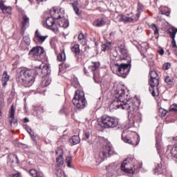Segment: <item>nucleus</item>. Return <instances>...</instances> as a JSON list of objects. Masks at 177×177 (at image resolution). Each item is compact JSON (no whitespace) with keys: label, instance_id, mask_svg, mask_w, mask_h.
<instances>
[{"label":"nucleus","instance_id":"1","mask_svg":"<svg viewBox=\"0 0 177 177\" xmlns=\"http://www.w3.org/2000/svg\"><path fill=\"white\" fill-rule=\"evenodd\" d=\"M119 52L120 53V58L117 55H114L113 53L111 54V60L114 62V65L112 67L113 73L117 74L119 77L122 78H127L128 74H129V67L131 64H124L118 63L121 60H127L129 59V55L128 53V50L124 44H120L118 46Z\"/></svg>","mask_w":177,"mask_h":177},{"label":"nucleus","instance_id":"2","mask_svg":"<svg viewBox=\"0 0 177 177\" xmlns=\"http://www.w3.org/2000/svg\"><path fill=\"white\" fill-rule=\"evenodd\" d=\"M112 109H122L127 110L129 114L133 115L138 111V106L133 102L129 100L128 94H125V90L119 91V95L115 97L113 102L110 104Z\"/></svg>","mask_w":177,"mask_h":177},{"label":"nucleus","instance_id":"3","mask_svg":"<svg viewBox=\"0 0 177 177\" xmlns=\"http://www.w3.org/2000/svg\"><path fill=\"white\" fill-rule=\"evenodd\" d=\"M54 13L55 14V18L48 17L46 20V27L51 31H54L57 34L60 28H67L68 27V20L64 18L63 15H60V12L54 10Z\"/></svg>","mask_w":177,"mask_h":177},{"label":"nucleus","instance_id":"4","mask_svg":"<svg viewBox=\"0 0 177 177\" xmlns=\"http://www.w3.org/2000/svg\"><path fill=\"white\" fill-rule=\"evenodd\" d=\"M35 82V77L32 75V70L23 69L17 77V82L25 88H30Z\"/></svg>","mask_w":177,"mask_h":177},{"label":"nucleus","instance_id":"5","mask_svg":"<svg viewBox=\"0 0 177 177\" xmlns=\"http://www.w3.org/2000/svg\"><path fill=\"white\" fill-rule=\"evenodd\" d=\"M139 168H140L139 162L132 157L127 158L121 165L122 171L127 174H135Z\"/></svg>","mask_w":177,"mask_h":177},{"label":"nucleus","instance_id":"6","mask_svg":"<svg viewBox=\"0 0 177 177\" xmlns=\"http://www.w3.org/2000/svg\"><path fill=\"white\" fill-rule=\"evenodd\" d=\"M73 104L79 110L85 109L88 104V102L85 98V93L84 91L77 90L75 93L74 97L72 100Z\"/></svg>","mask_w":177,"mask_h":177},{"label":"nucleus","instance_id":"7","mask_svg":"<svg viewBox=\"0 0 177 177\" xmlns=\"http://www.w3.org/2000/svg\"><path fill=\"white\" fill-rule=\"evenodd\" d=\"M100 122V126L107 129L109 128H115L118 125L120 120L117 118L104 115L101 118Z\"/></svg>","mask_w":177,"mask_h":177},{"label":"nucleus","instance_id":"8","mask_svg":"<svg viewBox=\"0 0 177 177\" xmlns=\"http://www.w3.org/2000/svg\"><path fill=\"white\" fill-rule=\"evenodd\" d=\"M113 147L110 145V144H107L105 145V147L102 148L98 153L100 158L102 161H104V159L107 158V157H110L111 154H113Z\"/></svg>","mask_w":177,"mask_h":177},{"label":"nucleus","instance_id":"9","mask_svg":"<svg viewBox=\"0 0 177 177\" xmlns=\"http://www.w3.org/2000/svg\"><path fill=\"white\" fill-rule=\"evenodd\" d=\"M35 73L40 77H45V75L50 74V68L48 64L43 63L35 68Z\"/></svg>","mask_w":177,"mask_h":177},{"label":"nucleus","instance_id":"10","mask_svg":"<svg viewBox=\"0 0 177 177\" xmlns=\"http://www.w3.org/2000/svg\"><path fill=\"white\" fill-rule=\"evenodd\" d=\"M100 67V63L92 62L88 65L87 63L84 64V70L86 75L89 76V73L96 71V69Z\"/></svg>","mask_w":177,"mask_h":177},{"label":"nucleus","instance_id":"11","mask_svg":"<svg viewBox=\"0 0 177 177\" xmlns=\"http://www.w3.org/2000/svg\"><path fill=\"white\" fill-rule=\"evenodd\" d=\"M149 84L150 85L149 91L151 92L152 96H156V89H158L157 86L160 85V80L158 78L150 79Z\"/></svg>","mask_w":177,"mask_h":177},{"label":"nucleus","instance_id":"12","mask_svg":"<svg viewBox=\"0 0 177 177\" xmlns=\"http://www.w3.org/2000/svg\"><path fill=\"white\" fill-rule=\"evenodd\" d=\"M44 52H45V50L41 46H37L36 47H33L30 51H29V55L32 57H38L41 56V55H44Z\"/></svg>","mask_w":177,"mask_h":177},{"label":"nucleus","instance_id":"13","mask_svg":"<svg viewBox=\"0 0 177 177\" xmlns=\"http://www.w3.org/2000/svg\"><path fill=\"white\" fill-rule=\"evenodd\" d=\"M46 38H48V35H46V36L42 35L39 32V30H37L35 33L33 41L37 45H42V44L45 42V39H46Z\"/></svg>","mask_w":177,"mask_h":177},{"label":"nucleus","instance_id":"14","mask_svg":"<svg viewBox=\"0 0 177 177\" xmlns=\"http://www.w3.org/2000/svg\"><path fill=\"white\" fill-rule=\"evenodd\" d=\"M57 157V167H62L64 164V158H63V149L57 148L55 151Z\"/></svg>","mask_w":177,"mask_h":177},{"label":"nucleus","instance_id":"15","mask_svg":"<svg viewBox=\"0 0 177 177\" xmlns=\"http://www.w3.org/2000/svg\"><path fill=\"white\" fill-rule=\"evenodd\" d=\"M21 26L22 34H24V32L26 30H27V28L30 27V18L27 15H23L22 20L21 21Z\"/></svg>","mask_w":177,"mask_h":177},{"label":"nucleus","instance_id":"16","mask_svg":"<svg viewBox=\"0 0 177 177\" xmlns=\"http://www.w3.org/2000/svg\"><path fill=\"white\" fill-rule=\"evenodd\" d=\"M122 139L125 143H129V145H131L132 146L139 145V141L132 140V139L129 138V136L125 134V132L122 133Z\"/></svg>","mask_w":177,"mask_h":177},{"label":"nucleus","instance_id":"17","mask_svg":"<svg viewBox=\"0 0 177 177\" xmlns=\"http://www.w3.org/2000/svg\"><path fill=\"white\" fill-rule=\"evenodd\" d=\"M167 153H170L171 158L177 160V144L174 145H168Z\"/></svg>","mask_w":177,"mask_h":177},{"label":"nucleus","instance_id":"18","mask_svg":"<svg viewBox=\"0 0 177 177\" xmlns=\"http://www.w3.org/2000/svg\"><path fill=\"white\" fill-rule=\"evenodd\" d=\"M165 163L164 162H160L155 166V169H153L154 174H156L157 175L162 174V171H165Z\"/></svg>","mask_w":177,"mask_h":177},{"label":"nucleus","instance_id":"19","mask_svg":"<svg viewBox=\"0 0 177 177\" xmlns=\"http://www.w3.org/2000/svg\"><path fill=\"white\" fill-rule=\"evenodd\" d=\"M177 28H172L168 30V34L172 39V46L173 48H176V41H175V37L176 35Z\"/></svg>","mask_w":177,"mask_h":177},{"label":"nucleus","instance_id":"20","mask_svg":"<svg viewBox=\"0 0 177 177\" xmlns=\"http://www.w3.org/2000/svg\"><path fill=\"white\" fill-rule=\"evenodd\" d=\"M0 8L3 13H8L9 15L12 13V7L5 6L3 0H0Z\"/></svg>","mask_w":177,"mask_h":177},{"label":"nucleus","instance_id":"21","mask_svg":"<svg viewBox=\"0 0 177 177\" xmlns=\"http://www.w3.org/2000/svg\"><path fill=\"white\" fill-rule=\"evenodd\" d=\"M9 75H8V72L5 71L2 75L1 84L2 86L5 88L6 85H8V81H9Z\"/></svg>","mask_w":177,"mask_h":177},{"label":"nucleus","instance_id":"22","mask_svg":"<svg viewBox=\"0 0 177 177\" xmlns=\"http://www.w3.org/2000/svg\"><path fill=\"white\" fill-rule=\"evenodd\" d=\"M70 1L72 4L73 10H75L77 16H80V8H78V0H70Z\"/></svg>","mask_w":177,"mask_h":177},{"label":"nucleus","instance_id":"23","mask_svg":"<svg viewBox=\"0 0 177 177\" xmlns=\"http://www.w3.org/2000/svg\"><path fill=\"white\" fill-rule=\"evenodd\" d=\"M174 77L171 75H167L166 76H165V82L167 84V85H174Z\"/></svg>","mask_w":177,"mask_h":177},{"label":"nucleus","instance_id":"24","mask_svg":"<svg viewBox=\"0 0 177 177\" xmlns=\"http://www.w3.org/2000/svg\"><path fill=\"white\" fill-rule=\"evenodd\" d=\"M70 143L74 146L75 145H78L80 142H81V139H80V136H72V138L69 140Z\"/></svg>","mask_w":177,"mask_h":177},{"label":"nucleus","instance_id":"25","mask_svg":"<svg viewBox=\"0 0 177 177\" xmlns=\"http://www.w3.org/2000/svg\"><path fill=\"white\" fill-rule=\"evenodd\" d=\"M95 27H103L106 24L104 19H98L94 21Z\"/></svg>","mask_w":177,"mask_h":177},{"label":"nucleus","instance_id":"26","mask_svg":"<svg viewBox=\"0 0 177 177\" xmlns=\"http://www.w3.org/2000/svg\"><path fill=\"white\" fill-rule=\"evenodd\" d=\"M51 82H52V80H50V78L46 77L41 81V88H45V86H48V85L50 84Z\"/></svg>","mask_w":177,"mask_h":177},{"label":"nucleus","instance_id":"27","mask_svg":"<svg viewBox=\"0 0 177 177\" xmlns=\"http://www.w3.org/2000/svg\"><path fill=\"white\" fill-rule=\"evenodd\" d=\"M71 50L73 53L75 55V56H78L81 52V50H80V46L78 44H75L73 46H72Z\"/></svg>","mask_w":177,"mask_h":177},{"label":"nucleus","instance_id":"28","mask_svg":"<svg viewBox=\"0 0 177 177\" xmlns=\"http://www.w3.org/2000/svg\"><path fill=\"white\" fill-rule=\"evenodd\" d=\"M57 60H59V62H65L66 53H64V50L61 51V53L57 55Z\"/></svg>","mask_w":177,"mask_h":177},{"label":"nucleus","instance_id":"29","mask_svg":"<svg viewBox=\"0 0 177 177\" xmlns=\"http://www.w3.org/2000/svg\"><path fill=\"white\" fill-rule=\"evenodd\" d=\"M111 48V42H106L102 45V50L103 52H106V50H109Z\"/></svg>","mask_w":177,"mask_h":177},{"label":"nucleus","instance_id":"30","mask_svg":"<svg viewBox=\"0 0 177 177\" xmlns=\"http://www.w3.org/2000/svg\"><path fill=\"white\" fill-rule=\"evenodd\" d=\"M15 159L17 160V161L19 160V158L17 157V156L12 153L8 155V161H9V162H15Z\"/></svg>","mask_w":177,"mask_h":177},{"label":"nucleus","instance_id":"31","mask_svg":"<svg viewBox=\"0 0 177 177\" xmlns=\"http://www.w3.org/2000/svg\"><path fill=\"white\" fill-rule=\"evenodd\" d=\"M29 174L30 175V176L32 177H42V176H41V174L37 172V170L32 169L29 171Z\"/></svg>","mask_w":177,"mask_h":177},{"label":"nucleus","instance_id":"32","mask_svg":"<svg viewBox=\"0 0 177 177\" xmlns=\"http://www.w3.org/2000/svg\"><path fill=\"white\" fill-rule=\"evenodd\" d=\"M72 161H73V156H68L66 158V162L68 168H72V166H71Z\"/></svg>","mask_w":177,"mask_h":177},{"label":"nucleus","instance_id":"33","mask_svg":"<svg viewBox=\"0 0 177 177\" xmlns=\"http://www.w3.org/2000/svg\"><path fill=\"white\" fill-rule=\"evenodd\" d=\"M71 85L73 86V88H78L80 86V82H78V79L73 78V80L71 82Z\"/></svg>","mask_w":177,"mask_h":177},{"label":"nucleus","instance_id":"34","mask_svg":"<svg viewBox=\"0 0 177 177\" xmlns=\"http://www.w3.org/2000/svg\"><path fill=\"white\" fill-rule=\"evenodd\" d=\"M167 113H168V111L162 108H160L158 111V114L160 117H165V115H167Z\"/></svg>","mask_w":177,"mask_h":177},{"label":"nucleus","instance_id":"35","mask_svg":"<svg viewBox=\"0 0 177 177\" xmlns=\"http://www.w3.org/2000/svg\"><path fill=\"white\" fill-rule=\"evenodd\" d=\"M151 79L158 78V74L156 71H151L149 72Z\"/></svg>","mask_w":177,"mask_h":177},{"label":"nucleus","instance_id":"36","mask_svg":"<svg viewBox=\"0 0 177 177\" xmlns=\"http://www.w3.org/2000/svg\"><path fill=\"white\" fill-rule=\"evenodd\" d=\"M56 176L57 177H65L64 171H63V170H62V169H58L56 171Z\"/></svg>","mask_w":177,"mask_h":177},{"label":"nucleus","instance_id":"37","mask_svg":"<svg viewBox=\"0 0 177 177\" xmlns=\"http://www.w3.org/2000/svg\"><path fill=\"white\" fill-rule=\"evenodd\" d=\"M169 111H172L173 113L177 114V104H173L172 105H171V106L169 107Z\"/></svg>","mask_w":177,"mask_h":177},{"label":"nucleus","instance_id":"38","mask_svg":"<svg viewBox=\"0 0 177 177\" xmlns=\"http://www.w3.org/2000/svg\"><path fill=\"white\" fill-rule=\"evenodd\" d=\"M15 106L12 105L11 106L10 111V118H12V120L15 118Z\"/></svg>","mask_w":177,"mask_h":177},{"label":"nucleus","instance_id":"39","mask_svg":"<svg viewBox=\"0 0 177 177\" xmlns=\"http://www.w3.org/2000/svg\"><path fill=\"white\" fill-rule=\"evenodd\" d=\"M151 28L154 31L155 35H157V34H158L159 32L158 28H157V26L155 24H152L151 25Z\"/></svg>","mask_w":177,"mask_h":177},{"label":"nucleus","instance_id":"40","mask_svg":"<svg viewBox=\"0 0 177 177\" xmlns=\"http://www.w3.org/2000/svg\"><path fill=\"white\" fill-rule=\"evenodd\" d=\"M122 19L123 20V21H133V19L129 17L122 16Z\"/></svg>","mask_w":177,"mask_h":177},{"label":"nucleus","instance_id":"41","mask_svg":"<svg viewBox=\"0 0 177 177\" xmlns=\"http://www.w3.org/2000/svg\"><path fill=\"white\" fill-rule=\"evenodd\" d=\"M163 68L165 70H169V68H171V64L169 62L164 64Z\"/></svg>","mask_w":177,"mask_h":177},{"label":"nucleus","instance_id":"42","mask_svg":"<svg viewBox=\"0 0 177 177\" xmlns=\"http://www.w3.org/2000/svg\"><path fill=\"white\" fill-rule=\"evenodd\" d=\"M149 66L150 67V69L153 70V67H154V61L153 59L149 61Z\"/></svg>","mask_w":177,"mask_h":177},{"label":"nucleus","instance_id":"43","mask_svg":"<svg viewBox=\"0 0 177 177\" xmlns=\"http://www.w3.org/2000/svg\"><path fill=\"white\" fill-rule=\"evenodd\" d=\"M82 50H83V52H87V50H89V46H88L86 44L83 46Z\"/></svg>","mask_w":177,"mask_h":177},{"label":"nucleus","instance_id":"44","mask_svg":"<svg viewBox=\"0 0 177 177\" xmlns=\"http://www.w3.org/2000/svg\"><path fill=\"white\" fill-rule=\"evenodd\" d=\"M84 39H85V36L84 35V34L80 33V34L78 35V39H79V41H81V40Z\"/></svg>","mask_w":177,"mask_h":177},{"label":"nucleus","instance_id":"45","mask_svg":"<svg viewBox=\"0 0 177 177\" xmlns=\"http://www.w3.org/2000/svg\"><path fill=\"white\" fill-rule=\"evenodd\" d=\"M80 44L84 46L86 45V39H82V40H80Z\"/></svg>","mask_w":177,"mask_h":177},{"label":"nucleus","instance_id":"46","mask_svg":"<svg viewBox=\"0 0 177 177\" xmlns=\"http://www.w3.org/2000/svg\"><path fill=\"white\" fill-rule=\"evenodd\" d=\"M84 138L87 140V139H89L90 136H91V133L89 132H86L84 133Z\"/></svg>","mask_w":177,"mask_h":177},{"label":"nucleus","instance_id":"47","mask_svg":"<svg viewBox=\"0 0 177 177\" xmlns=\"http://www.w3.org/2000/svg\"><path fill=\"white\" fill-rule=\"evenodd\" d=\"M24 41L28 45H30V38L26 37L24 38Z\"/></svg>","mask_w":177,"mask_h":177},{"label":"nucleus","instance_id":"48","mask_svg":"<svg viewBox=\"0 0 177 177\" xmlns=\"http://www.w3.org/2000/svg\"><path fill=\"white\" fill-rule=\"evenodd\" d=\"M158 53L159 55H160V56H162V55H164V49L161 48L158 50Z\"/></svg>","mask_w":177,"mask_h":177},{"label":"nucleus","instance_id":"49","mask_svg":"<svg viewBox=\"0 0 177 177\" xmlns=\"http://www.w3.org/2000/svg\"><path fill=\"white\" fill-rule=\"evenodd\" d=\"M162 15H165V16H169L171 15V12L169 11L165 12H162Z\"/></svg>","mask_w":177,"mask_h":177},{"label":"nucleus","instance_id":"50","mask_svg":"<svg viewBox=\"0 0 177 177\" xmlns=\"http://www.w3.org/2000/svg\"><path fill=\"white\" fill-rule=\"evenodd\" d=\"M24 122H30V120H28V118H25L24 119Z\"/></svg>","mask_w":177,"mask_h":177},{"label":"nucleus","instance_id":"51","mask_svg":"<svg viewBox=\"0 0 177 177\" xmlns=\"http://www.w3.org/2000/svg\"><path fill=\"white\" fill-rule=\"evenodd\" d=\"M59 113L61 114H63V113H64V107H63L62 109H61V110L59 111Z\"/></svg>","mask_w":177,"mask_h":177},{"label":"nucleus","instance_id":"52","mask_svg":"<svg viewBox=\"0 0 177 177\" xmlns=\"http://www.w3.org/2000/svg\"><path fill=\"white\" fill-rule=\"evenodd\" d=\"M37 2H46L47 0H36Z\"/></svg>","mask_w":177,"mask_h":177},{"label":"nucleus","instance_id":"53","mask_svg":"<svg viewBox=\"0 0 177 177\" xmlns=\"http://www.w3.org/2000/svg\"><path fill=\"white\" fill-rule=\"evenodd\" d=\"M64 67L66 68H68V67H70V64H64Z\"/></svg>","mask_w":177,"mask_h":177},{"label":"nucleus","instance_id":"54","mask_svg":"<svg viewBox=\"0 0 177 177\" xmlns=\"http://www.w3.org/2000/svg\"><path fill=\"white\" fill-rule=\"evenodd\" d=\"M39 109L40 111H41V113H44V108L40 107V108H39Z\"/></svg>","mask_w":177,"mask_h":177},{"label":"nucleus","instance_id":"55","mask_svg":"<svg viewBox=\"0 0 177 177\" xmlns=\"http://www.w3.org/2000/svg\"><path fill=\"white\" fill-rule=\"evenodd\" d=\"M30 131H31V129H28L27 131L28 132V133H30V135H31V132H30Z\"/></svg>","mask_w":177,"mask_h":177},{"label":"nucleus","instance_id":"56","mask_svg":"<svg viewBox=\"0 0 177 177\" xmlns=\"http://www.w3.org/2000/svg\"><path fill=\"white\" fill-rule=\"evenodd\" d=\"M93 80L96 82V77L95 76V73H94V75H93Z\"/></svg>","mask_w":177,"mask_h":177},{"label":"nucleus","instance_id":"57","mask_svg":"<svg viewBox=\"0 0 177 177\" xmlns=\"http://www.w3.org/2000/svg\"><path fill=\"white\" fill-rule=\"evenodd\" d=\"M2 115V112L1 111V109H0V117Z\"/></svg>","mask_w":177,"mask_h":177},{"label":"nucleus","instance_id":"58","mask_svg":"<svg viewBox=\"0 0 177 177\" xmlns=\"http://www.w3.org/2000/svg\"><path fill=\"white\" fill-rule=\"evenodd\" d=\"M31 138H34V135L30 134Z\"/></svg>","mask_w":177,"mask_h":177},{"label":"nucleus","instance_id":"59","mask_svg":"<svg viewBox=\"0 0 177 177\" xmlns=\"http://www.w3.org/2000/svg\"><path fill=\"white\" fill-rule=\"evenodd\" d=\"M88 143L91 145V141H88Z\"/></svg>","mask_w":177,"mask_h":177},{"label":"nucleus","instance_id":"60","mask_svg":"<svg viewBox=\"0 0 177 177\" xmlns=\"http://www.w3.org/2000/svg\"><path fill=\"white\" fill-rule=\"evenodd\" d=\"M113 34V32H111V35Z\"/></svg>","mask_w":177,"mask_h":177},{"label":"nucleus","instance_id":"61","mask_svg":"<svg viewBox=\"0 0 177 177\" xmlns=\"http://www.w3.org/2000/svg\"><path fill=\"white\" fill-rule=\"evenodd\" d=\"M95 45H97V43H95Z\"/></svg>","mask_w":177,"mask_h":177},{"label":"nucleus","instance_id":"62","mask_svg":"<svg viewBox=\"0 0 177 177\" xmlns=\"http://www.w3.org/2000/svg\"><path fill=\"white\" fill-rule=\"evenodd\" d=\"M59 70L61 71L62 69L59 68Z\"/></svg>","mask_w":177,"mask_h":177}]
</instances>
